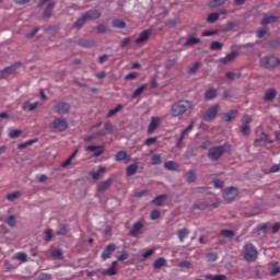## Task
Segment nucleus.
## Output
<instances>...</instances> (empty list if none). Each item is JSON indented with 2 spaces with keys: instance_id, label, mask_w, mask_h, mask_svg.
<instances>
[{
  "instance_id": "8",
  "label": "nucleus",
  "mask_w": 280,
  "mask_h": 280,
  "mask_svg": "<svg viewBox=\"0 0 280 280\" xmlns=\"http://www.w3.org/2000/svg\"><path fill=\"white\" fill-rule=\"evenodd\" d=\"M218 110H220V105H213L203 115V121H213L218 117Z\"/></svg>"
},
{
  "instance_id": "19",
  "label": "nucleus",
  "mask_w": 280,
  "mask_h": 280,
  "mask_svg": "<svg viewBox=\"0 0 280 280\" xmlns=\"http://www.w3.org/2000/svg\"><path fill=\"white\" fill-rule=\"evenodd\" d=\"M110 185H113V178H107L106 180H103L97 186V191H106V189L110 188Z\"/></svg>"
},
{
  "instance_id": "41",
  "label": "nucleus",
  "mask_w": 280,
  "mask_h": 280,
  "mask_svg": "<svg viewBox=\"0 0 280 280\" xmlns=\"http://www.w3.org/2000/svg\"><path fill=\"white\" fill-rule=\"evenodd\" d=\"M215 95H218V91H215V89H211L206 92L205 97L206 100H215Z\"/></svg>"
},
{
  "instance_id": "45",
  "label": "nucleus",
  "mask_w": 280,
  "mask_h": 280,
  "mask_svg": "<svg viewBox=\"0 0 280 280\" xmlns=\"http://www.w3.org/2000/svg\"><path fill=\"white\" fill-rule=\"evenodd\" d=\"M226 0H212L209 2L210 8H220V5H224Z\"/></svg>"
},
{
  "instance_id": "10",
  "label": "nucleus",
  "mask_w": 280,
  "mask_h": 280,
  "mask_svg": "<svg viewBox=\"0 0 280 280\" xmlns=\"http://www.w3.org/2000/svg\"><path fill=\"white\" fill-rule=\"evenodd\" d=\"M117 250V245H115L114 243L108 244L105 249L103 250L101 257L104 261H106V259H110V256L113 255L114 252Z\"/></svg>"
},
{
  "instance_id": "58",
  "label": "nucleus",
  "mask_w": 280,
  "mask_h": 280,
  "mask_svg": "<svg viewBox=\"0 0 280 280\" xmlns=\"http://www.w3.org/2000/svg\"><path fill=\"white\" fill-rule=\"evenodd\" d=\"M150 218L151 220H159L161 218V212L158 209L152 210Z\"/></svg>"
},
{
  "instance_id": "46",
  "label": "nucleus",
  "mask_w": 280,
  "mask_h": 280,
  "mask_svg": "<svg viewBox=\"0 0 280 280\" xmlns=\"http://www.w3.org/2000/svg\"><path fill=\"white\" fill-rule=\"evenodd\" d=\"M220 19V13H210L207 18L208 23H215Z\"/></svg>"
},
{
  "instance_id": "44",
  "label": "nucleus",
  "mask_w": 280,
  "mask_h": 280,
  "mask_svg": "<svg viewBox=\"0 0 280 280\" xmlns=\"http://www.w3.org/2000/svg\"><path fill=\"white\" fill-rule=\"evenodd\" d=\"M165 258H158L154 262H153V267L159 270V268H163V266H165Z\"/></svg>"
},
{
  "instance_id": "50",
  "label": "nucleus",
  "mask_w": 280,
  "mask_h": 280,
  "mask_svg": "<svg viewBox=\"0 0 280 280\" xmlns=\"http://www.w3.org/2000/svg\"><path fill=\"white\" fill-rule=\"evenodd\" d=\"M200 67H201L200 61L195 62L194 66L189 68L188 73H191L194 75L196 71L200 69Z\"/></svg>"
},
{
  "instance_id": "52",
  "label": "nucleus",
  "mask_w": 280,
  "mask_h": 280,
  "mask_svg": "<svg viewBox=\"0 0 280 280\" xmlns=\"http://www.w3.org/2000/svg\"><path fill=\"white\" fill-rule=\"evenodd\" d=\"M33 143H36V140H28L24 143H21L18 145L19 150H25V148H28V145H32Z\"/></svg>"
},
{
  "instance_id": "59",
  "label": "nucleus",
  "mask_w": 280,
  "mask_h": 280,
  "mask_svg": "<svg viewBox=\"0 0 280 280\" xmlns=\"http://www.w3.org/2000/svg\"><path fill=\"white\" fill-rule=\"evenodd\" d=\"M189 135V131H187V129H185L180 137H179V140L177 142V148H180V143H183V141L185 140V137H187Z\"/></svg>"
},
{
  "instance_id": "20",
  "label": "nucleus",
  "mask_w": 280,
  "mask_h": 280,
  "mask_svg": "<svg viewBox=\"0 0 280 280\" xmlns=\"http://www.w3.org/2000/svg\"><path fill=\"white\" fill-rule=\"evenodd\" d=\"M277 97V90L268 89L265 92L264 100L265 102H272Z\"/></svg>"
},
{
  "instance_id": "9",
  "label": "nucleus",
  "mask_w": 280,
  "mask_h": 280,
  "mask_svg": "<svg viewBox=\"0 0 280 280\" xmlns=\"http://www.w3.org/2000/svg\"><path fill=\"white\" fill-rule=\"evenodd\" d=\"M142 234H143V223L141 221H138L131 228L129 235L131 237H139V235H142Z\"/></svg>"
},
{
  "instance_id": "64",
  "label": "nucleus",
  "mask_w": 280,
  "mask_h": 280,
  "mask_svg": "<svg viewBox=\"0 0 280 280\" xmlns=\"http://www.w3.org/2000/svg\"><path fill=\"white\" fill-rule=\"evenodd\" d=\"M269 172H270V174H275L277 172H280V164H276V165L271 166Z\"/></svg>"
},
{
  "instance_id": "33",
  "label": "nucleus",
  "mask_w": 280,
  "mask_h": 280,
  "mask_svg": "<svg viewBox=\"0 0 280 280\" xmlns=\"http://www.w3.org/2000/svg\"><path fill=\"white\" fill-rule=\"evenodd\" d=\"M164 167L165 170H171L173 172H176V170H178V164H176V162L174 161H166L164 163Z\"/></svg>"
},
{
  "instance_id": "47",
  "label": "nucleus",
  "mask_w": 280,
  "mask_h": 280,
  "mask_svg": "<svg viewBox=\"0 0 280 280\" xmlns=\"http://www.w3.org/2000/svg\"><path fill=\"white\" fill-rule=\"evenodd\" d=\"M132 43V37H126L124 39L120 40V47L121 49H126V47H128V45H130Z\"/></svg>"
},
{
  "instance_id": "48",
  "label": "nucleus",
  "mask_w": 280,
  "mask_h": 280,
  "mask_svg": "<svg viewBox=\"0 0 280 280\" xmlns=\"http://www.w3.org/2000/svg\"><path fill=\"white\" fill-rule=\"evenodd\" d=\"M5 223L9 225V226H16V217L14 215H10L5 219Z\"/></svg>"
},
{
  "instance_id": "31",
  "label": "nucleus",
  "mask_w": 280,
  "mask_h": 280,
  "mask_svg": "<svg viewBox=\"0 0 280 280\" xmlns=\"http://www.w3.org/2000/svg\"><path fill=\"white\" fill-rule=\"evenodd\" d=\"M220 235L226 240H233V237H235V232L233 230H222Z\"/></svg>"
},
{
  "instance_id": "51",
  "label": "nucleus",
  "mask_w": 280,
  "mask_h": 280,
  "mask_svg": "<svg viewBox=\"0 0 280 280\" xmlns=\"http://www.w3.org/2000/svg\"><path fill=\"white\" fill-rule=\"evenodd\" d=\"M106 24L102 23L95 27L96 34H106Z\"/></svg>"
},
{
  "instance_id": "28",
  "label": "nucleus",
  "mask_w": 280,
  "mask_h": 280,
  "mask_svg": "<svg viewBox=\"0 0 280 280\" xmlns=\"http://www.w3.org/2000/svg\"><path fill=\"white\" fill-rule=\"evenodd\" d=\"M23 110H28V113H32V110H36L38 108V102L31 104L30 102H25L22 106Z\"/></svg>"
},
{
  "instance_id": "18",
  "label": "nucleus",
  "mask_w": 280,
  "mask_h": 280,
  "mask_svg": "<svg viewBox=\"0 0 280 280\" xmlns=\"http://www.w3.org/2000/svg\"><path fill=\"white\" fill-rule=\"evenodd\" d=\"M103 275L105 277H115V275H117V260H114L112 266L107 270L103 271Z\"/></svg>"
},
{
  "instance_id": "42",
  "label": "nucleus",
  "mask_w": 280,
  "mask_h": 280,
  "mask_svg": "<svg viewBox=\"0 0 280 280\" xmlns=\"http://www.w3.org/2000/svg\"><path fill=\"white\" fill-rule=\"evenodd\" d=\"M20 197H21V192L15 191V192H11V194L7 195V200H9V202H14V200H16Z\"/></svg>"
},
{
  "instance_id": "16",
  "label": "nucleus",
  "mask_w": 280,
  "mask_h": 280,
  "mask_svg": "<svg viewBox=\"0 0 280 280\" xmlns=\"http://www.w3.org/2000/svg\"><path fill=\"white\" fill-rule=\"evenodd\" d=\"M279 15L265 14L261 20V25H270V23H277Z\"/></svg>"
},
{
  "instance_id": "4",
  "label": "nucleus",
  "mask_w": 280,
  "mask_h": 280,
  "mask_svg": "<svg viewBox=\"0 0 280 280\" xmlns=\"http://www.w3.org/2000/svg\"><path fill=\"white\" fill-rule=\"evenodd\" d=\"M280 65V59L275 56H267L260 59V67L262 69H275L279 67Z\"/></svg>"
},
{
  "instance_id": "30",
  "label": "nucleus",
  "mask_w": 280,
  "mask_h": 280,
  "mask_svg": "<svg viewBox=\"0 0 280 280\" xmlns=\"http://www.w3.org/2000/svg\"><path fill=\"white\" fill-rule=\"evenodd\" d=\"M139 170V165L137 164H130L126 168L127 176H135L136 172Z\"/></svg>"
},
{
  "instance_id": "15",
  "label": "nucleus",
  "mask_w": 280,
  "mask_h": 280,
  "mask_svg": "<svg viewBox=\"0 0 280 280\" xmlns=\"http://www.w3.org/2000/svg\"><path fill=\"white\" fill-rule=\"evenodd\" d=\"M84 16H85V19H88V21H95V19H100V16H102V11L90 10L84 13Z\"/></svg>"
},
{
  "instance_id": "55",
  "label": "nucleus",
  "mask_w": 280,
  "mask_h": 280,
  "mask_svg": "<svg viewBox=\"0 0 280 280\" xmlns=\"http://www.w3.org/2000/svg\"><path fill=\"white\" fill-rule=\"evenodd\" d=\"M241 132L244 137H248V135H250V127H248V125H243L241 127Z\"/></svg>"
},
{
  "instance_id": "60",
  "label": "nucleus",
  "mask_w": 280,
  "mask_h": 280,
  "mask_svg": "<svg viewBox=\"0 0 280 280\" xmlns=\"http://www.w3.org/2000/svg\"><path fill=\"white\" fill-rule=\"evenodd\" d=\"M213 186L215 189H222V187H224V182L218 178L213 179Z\"/></svg>"
},
{
  "instance_id": "24",
  "label": "nucleus",
  "mask_w": 280,
  "mask_h": 280,
  "mask_svg": "<svg viewBox=\"0 0 280 280\" xmlns=\"http://www.w3.org/2000/svg\"><path fill=\"white\" fill-rule=\"evenodd\" d=\"M148 89V83H144L142 85H140L131 95V100H137V97H139L140 95L143 94V91H145Z\"/></svg>"
},
{
  "instance_id": "7",
  "label": "nucleus",
  "mask_w": 280,
  "mask_h": 280,
  "mask_svg": "<svg viewBox=\"0 0 280 280\" xmlns=\"http://www.w3.org/2000/svg\"><path fill=\"white\" fill-rule=\"evenodd\" d=\"M54 108L58 115H67L71 110V105L62 101H55Z\"/></svg>"
},
{
  "instance_id": "21",
  "label": "nucleus",
  "mask_w": 280,
  "mask_h": 280,
  "mask_svg": "<svg viewBox=\"0 0 280 280\" xmlns=\"http://www.w3.org/2000/svg\"><path fill=\"white\" fill-rule=\"evenodd\" d=\"M115 161H125V163H130V156H128V152L126 151H119L115 155Z\"/></svg>"
},
{
  "instance_id": "27",
  "label": "nucleus",
  "mask_w": 280,
  "mask_h": 280,
  "mask_svg": "<svg viewBox=\"0 0 280 280\" xmlns=\"http://www.w3.org/2000/svg\"><path fill=\"white\" fill-rule=\"evenodd\" d=\"M54 8H56V3L50 2L47 4L46 9L44 10V19H49L51 16V12H54Z\"/></svg>"
},
{
  "instance_id": "13",
  "label": "nucleus",
  "mask_w": 280,
  "mask_h": 280,
  "mask_svg": "<svg viewBox=\"0 0 280 280\" xmlns=\"http://www.w3.org/2000/svg\"><path fill=\"white\" fill-rule=\"evenodd\" d=\"M86 151L94 152L93 156L97 158V156H102V154L104 153V147L92 144L86 147Z\"/></svg>"
},
{
  "instance_id": "25",
  "label": "nucleus",
  "mask_w": 280,
  "mask_h": 280,
  "mask_svg": "<svg viewBox=\"0 0 280 280\" xmlns=\"http://www.w3.org/2000/svg\"><path fill=\"white\" fill-rule=\"evenodd\" d=\"M112 27H116L117 30H126V22L120 19H115L112 21Z\"/></svg>"
},
{
  "instance_id": "23",
  "label": "nucleus",
  "mask_w": 280,
  "mask_h": 280,
  "mask_svg": "<svg viewBox=\"0 0 280 280\" xmlns=\"http://www.w3.org/2000/svg\"><path fill=\"white\" fill-rule=\"evenodd\" d=\"M177 237H178L179 242H185V240H187V237H189V230H187V228L178 230Z\"/></svg>"
},
{
  "instance_id": "62",
  "label": "nucleus",
  "mask_w": 280,
  "mask_h": 280,
  "mask_svg": "<svg viewBox=\"0 0 280 280\" xmlns=\"http://www.w3.org/2000/svg\"><path fill=\"white\" fill-rule=\"evenodd\" d=\"M118 261H126L128 259V252L122 250L121 255L117 256Z\"/></svg>"
},
{
  "instance_id": "36",
  "label": "nucleus",
  "mask_w": 280,
  "mask_h": 280,
  "mask_svg": "<svg viewBox=\"0 0 280 280\" xmlns=\"http://www.w3.org/2000/svg\"><path fill=\"white\" fill-rule=\"evenodd\" d=\"M86 21H89L88 19H86V15H82L81 18H79L78 20H77V22L74 23V27L77 28V30H80V27H82L83 25H84V23H86Z\"/></svg>"
},
{
  "instance_id": "53",
  "label": "nucleus",
  "mask_w": 280,
  "mask_h": 280,
  "mask_svg": "<svg viewBox=\"0 0 280 280\" xmlns=\"http://www.w3.org/2000/svg\"><path fill=\"white\" fill-rule=\"evenodd\" d=\"M268 229H270V223H264L257 226V231H262V233H268Z\"/></svg>"
},
{
  "instance_id": "22",
  "label": "nucleus",
  "mask_w": 280,
  "mask_h": 280,
  "mask_svg": "<svg viewBox=\"0 0 280 280\" xmlns=\"http://www.w3.org/2000/svg\"><path fill=\"white\" fill-rule=\"evenodd\" d=\"M235 117H237V110L232 109L229 113L224 114L222 119L223 121L231 122L233 121V119H235Z\"/></svg>"
},
{
  "instance_id": "35",
  "label": "nucleus",
  "mask_w": 280,
  "mask_h": 280,
  "mask_svg": "<svg viewBox=\"0 0 280 280\" xmlns=\"http://www.w3.org/2000/svg\"><path fill=\"white\" fill-rule=\"evenodd\" d=\"M198 43H200V38L190 36L184 44V47H189L191 45H198Z\"/></svg>"
},
{
  "instance_id": "57",
  "label": "nucleus",
  "mask_w": 280,
  "mask_h": 280,
  "mask_svg": "<svg viewBox=\"0 0 280 280\" xmlns=\"http://www.w3.org/2000/svg\"><path fill=\"white\" fill-rule=\"evenodd\" d=\"M207 261H218V254L217 253H209L206 256Z\"/></svg>"
},
{
  "instance_id": "39",
  "label": "nucleus",
  "mask_w": 280,
  "mask_h": 280,
  "mask_svg": "<svg viewBox=\"0 0 280 280\" xmlns=\"http://www.w3.org/2000/svg\"><path fill=\"white\" fill-rule=\"evenodd\" d=\"M121 108H124V105L118 104V105L116 106V108L110 109V110L107 113V115H106L107 119H109V117H114V115H116L117 113H119V110H121Z\"/></svg>"
},
{
  "instance_id": "38",
  "label": "nucleus",
  "mask_w": 280,
  "mask_h": 280,
  "mask_svg": "<svg viewBox=\"0 0 280 280\" xmlns=\"http://www.w3.org/2000/svg\"><path fill=\"white\" fill-rule=\"evenodd\" d=\"M79 45L81 47H95V42L93 39H81Z\"/></svg>"
},
{
  "instance_id": "11",
  "label": "nucleus",
  "mask_w": 280,
  "mask_h": 280,
  "mask_svg": "<svg viewBox=\"0 0 280 280\" xmlns=\"http://www.w3.org/2000/svg\"><path fill=\"white\" fill-rule=\"evenodd\" d=\"M150 36H152V30H144L136 39V45H143V43L150 39Z\"/></svg>"
},
{
  "instance_id": "43",
  "label": "nucleus",
  "mask_w": 280,
  "mask_h": 280,
  "mask_svg": "<svg viewBox=\"0 0 280 280\" xmlns=\"http://www.w3.org/2000/svg\"><path fill=\"white\" fill-rule=\"evenodd\" d=\"M50 257L54 259H62V250L59 248L51 250Z\"/></svg>"
},
{
  "instance_id": "54",
  "label": "nucleus",
  "mask_w": 280,
  "mask_h": 280,
  "mask_svg": "<svg viewBox=\"0 0 280 280\" xmlns=\"http://www.w3.org/2000/svg\"><path fill=\"white\" fill-rule=\"evenodd\" d=\"M152 165H159L161 163V154H153L151 158Z\"/></svg>"
},
{
  "instance_id": "49",
  "label": "nucleus",
  "mask_w": 280,
  "mask_h": 280,
  "mask_svg": "<svg viewBox=\"0 0 280 280\" xmlns=\"http://www.w3.org/2000/svg\"><path fill=\"white\" fill-rule=\"evenodd\" d=\"M187 183H195L196 182V173L194 171H189L186 176Z\"/></svg>"
},
{
  "instance_id": "26",
  "label": "nucleus",
  "mask_w": 280,
  "mask_h": 280,
  "mask_svg": "<svg viewBox=\"0 0 280 280\" xmlns=\"http://www.w3.org/2000/svg\"><path fill=\"white\" fill-rule=\"evenodd\" d=\"M165 200H167V195H160L152 200V203L156 207H163V202H165Z\"/></svg>"
},
{
  "instance_id": "12",
  "label": "nucleus",
  "mask_w": 280,
  "mask_h": 280,
  "mask_svg": "<svg viewBox=\"0 0 280 280\" xmlns=\"http://www.w3.org/2000/svg\"><path fill=\"white\" fill-rule=\"evenodd\" d=\"M159 126H161V117H151V121L148 127V135H153Z\"/></svg>"
},
{
  "instance_id": "34",
  "label": "nucleus",
  "mask_w": 280,
  "mask_h": 280,
  "mask_svg": "<svg viewBox=\"0 0 280 280\" xmlns=\"http://www.w3.org/2000/svg\"><path fill=\"white\" fill-rule=\"evenodd\" d=\"M8 135L10 137V139H16V138L21 137V130L14 129V128H9Z\"/></svg>"
},
{
  "instance_id": "37",
  "label": "nucleus",
  "mask_w": 280,
  "mask_h": 280,
  "mask_svg": "<svg viewBox=\"0 0 280 280\" xmlns=\"http://www.w3.org/2000/svg\"><path fill=\"white\" fill-rule=\"evenodd\" d=\"M13 259L21 261V264H25L27 261V254H25L24 252H20L14 256Z\"/></svg>"
},
{
  "instance_id": "1",
  "label": "nucleus",
  "mask_w": 280,
  "mask_h": 280,
  "mask_svg": "<svg viewBox=\"0 0 280 280\" xmlns=\"http://www.w3.org/2000/svg\"><path fill=\"white\" fill-rule=\"evenodd\" d=\"M191 112V102L187 100H182L175 102L171 107V116L172 117H183L186 113Z\"/></svg>"
},
{
  "instance_id": "56",
  "label": "nucleus",
  "mask_w": 280,
  "mask_h": 280,
  "mask_svg": "<svg viewBox=\"0 0 280 280\" xmlns=\"http://www.w3.org/2000/svg\"><path fill=\"white\" fill-rule=\"evenodd\" d=\"M36 280H51V273H39L36 278Z\"/></svg>"
},
{
  "instance_id": "29",
  "label": "nucleus",
  "mask_w": 280,
  "mask_h": 280,
  "mask_svg": "<svg viewBox=\"0 0 280 280\" xmlns=\"http://www.w3.org/2000/svg\"><path fill=\"white\" fill-rule=\"evenodd\" d=\"M106 172V167L100 166L97 172H91L90 176H92L93 180H100L101 174H104Z\"/></svg>"
},
{
  "instance_id": "5",
  "label": "nucleus",
  "mask_w": 280,
  "mask_h": 280,
  "mask_svg": "<svg viewBox=\"0 0 280 280\" xmlns=\"http://www.w3.org/2000/svg\"><path fill=\"white\" fill-rule=\"evenodd\" d=\"M50 128L58 130V132H65L69 128V122L65 118H56L51 121Z\"/></svg>"
},
{
  "instance_id": "63",
  "label": "nucleus",
  "mask_w": 280,
  "mask_h": 280,
  "mask_svg": "<svg viewBox=\"0 0 280 280\" xmlns=\"http://www.w3.org/2000/svg\"><path fill=\"white\" fill-rule=\"evenodd\" d=\"M68 231L67 225H63L57 231V235H67Z\"/></svg>"
},
{
  "instance_id": "2",
  "label": "nucleus",
  "mask_w": 280,
  "mask_h": 280,
  "mask_svg": "<svg viewBox=\"0 0 280 280\" xmlns=\"http://www.w3.org/2000/svg\"><path fill=\"white\" fill-rule=\"evenodd\" d=\"M257 248L253 246V244L247 243L244 245L243 248V257L245 259V261H255V259H257Z\"/></svg>"
},
{
  "instance_id": "61",
  "label": "nucleus",
  "mask_w": 280,
  "mask_h": 280,
  "mask_svg": "<svg viewBox=\"0 0 280 280\" xmlns=\"http://www.w3.org/2000/svg\"><path fill=\"white\" fill-rule=\"evenodd\" d=\"M104 128L107 132H113V130H115V126H113L110 121H106Z\"/></svg>"
},
{
  "instance_id": "6",
  "label": "nucleus",
  "mask_w": 280,
  "mask_h": 280,
  "mask_svg": "<svg viewBox=\"0 0 280 280\" xmlns=\"http://www.w3.org/2000/svg\"><path fill=\"white\" fill-rule=\"evenodd\" d=\"M238 195L240 191L237 190V188L231 186L223 191V199L226 202H233V200H235V198H237Z\"/></svg>"
},
{
  "instance_id": "3",
  "label": "nucleus",
  "mask_w": 280,
  "mask_h": 280,
  "mask_svg": "<svg viewBox=\"0 0 280 280\" xmlns=\"http://www.w3.org/2000/svg\"><path fill=\"white\" fill-rule=\"evenodd\" d=\"M229 148H231L229 144L213 147L209 150L208 156L211 159V161H218V159H220V156H222V154H224Z\"/></svg>"
},
{
  "instance_id": "17",
  "label": "nucleus",
  "mask_w": 280,
  "mask_h": 280,
  "mask_svg": "<svg viewBox=\"0 0 280 280\" xmlns=\"http://www.w3.org/2000/svg\"><path fill=\"white\" fill-rule=\"evenodd\" d=\"M235 58H237V51H232L228 54L225 57L221 58L219 62H221V65H229V62H233Z\"/></svg>"
},
{
  "instance_id": "32",
  "label": "nucleus",
  "mask_w": 280,
  "mask_h": 280,
  "mask_svg": "<svg viewBox=\"0 0 280 280\" xmlns=\"http://www.w3.org/2000/svg\"><path fill=\"white\" fill-rule=\"evenodd\" d=\"M77 155L78 150H74L72 154L65 162H62L61 167H69V165H71V161H73Z\"/></svg>"
},
{
  "instance_id": "14",
  "label": "nucleus",
  "mask_w": 280,
  "mask_h": 280,
  "mask_svg": "<svg viewBox=\"0 0 280 280\" xmlns=\"http://www.w3.org/2000/svg\"><path fill=\"white\" fill-rule=\"evenodd\" d=\"M18 67H19V65H13L11 67H7L3 70H1L0 71V80L8 78V75H12V73H14V71H16Z\"/></svg>"
},
{
  "instance_id": "40",
  "label": "nucleus",
  "mask_w": 280,
  "mask_h": 280,
  "mask_svg": "<svg viewBox=\"0 0 280 280\" xmlns=\"http://www.w3.org/2000/svg\"><path fill=\"white\" fill-rule=\"evenodd\" d=\"M222 47H224V45L220 42H212L210 44L211 51H220V49H222Z\"/></svg>"
}]
</instances>
